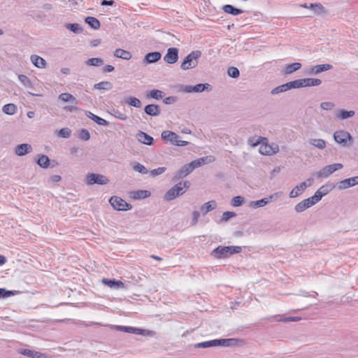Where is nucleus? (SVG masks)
Listing matches in <instances>:
<instances>
[{
  "label": "nucleus",
  "mask_w": 358,
  "mask_h": 358,
  "mask_svg": "<svg viewBox=\"0 0 358 358\" xmlns=\"http://www.w3.org/2000/svg\"><path fill=\"white\" fill-rule=\"evenodd\" d=\"M255 136H251L248 139V143L252 146L255 147L257 145L259 146V152L264 155H271L276 153L278 151V145L275 143H268V141L266 138H263L262 136H259V138L255 141Z\"/></svg>",
  "instance_id": "1"
},
{
  "label": "nucleus",
  "mask_w": 358,
  "mask_h": 358,
  "mask_svg": "<svg viewBox=\"0 0 358 358\" xmlns=\"http://www.w3.org/2000/svg\"><path fill=\"white\" fill-rule=\"evenodd\" d=\"M242 248L241 246H222L219 245L216 248H215L212 252L211 255L217 259H225L231 256L234 254H238L241 252Z\"/></svg>",
  "instance_id": "2"
},
{
  "label": "nucleus",
  "mask_w": 358,
  "mask_h": 358,
  "mask_svg": "<svg viewBox=\"0 0 358 358\" xmlns=\"http://www.w3.org/2000/svg\"><path fill=\"white\" fill-rule=\"evenodd\" d=\"M189 187L190 182L187 180L179 182L166 192L164 195V199L166 201H172L185 193Z\"/></svg>",
  "instance_id": "3"
},
{
  "label": "nucleus",
  "mask_w": 358,
  "mask_h": 358,
  "mask_svg": "<svg viewBox=\"0 0 358 358\" xmlns=\"http://www.w3.org/2000/svg\"><path fill=\"white\" fill-rule=\"evenodd\" d=\"M201 56L200 50H194L188 54L183 59L180 68L182 70H188L195 68L198 65V59Z\"/></svg>",
  "instance_id": "4"
},
{
  "label": "nucleus",
  "mask_w": 358,
  "mask_h": 358,
  "mask_svg": "<svg viewBox=\"0 0 358 358\" xmlns=\"http://www.w3.org/2000/svg\"><path fill=\"white\" fill-rule=\"evenodd\" d=\"M109 203L115 210L118 211L129 210L132 208L131 204L117 196H112L109 199Z\"/></svg>",
  "instance_id": "5"
},
{
  "label": "nucleus",
  "mask_w": 358,
  "mask_h": 358,
  "mask_svg": "<svg viewBox=\"0 0 358 358\" xmlns=\"http://www.w3.org/2000/svg\"><path fill=\"white\" fill-rule=\"evenodd\" d=\"M343 168V164L340 163H336L333 164H330L324 166L318 172H317L316 176L317 178H327L330 175H331L335 171Z\"/></svg>",
  "instance_id": "6"
},
{
  "label": "nucleus",
  "mask_w": 358,
  "mask_h": 358,
  "mask_svg": "<svg viewBox=\"0 0 358 358\" xmlns=\"http://www.w3.org/2000/svg\"><path fill=\"white\" fill-rule=\"evenodd\" d=\"M336 187V185L332 182H327L322 185L314 194L313 199L317 203L322 198L331 192Z\"/></svg>",
  "instance_id": "7"
},
{
  "label": "nucleus",
  "mask_w": 358,
  "mask_h": 358,
  "mask_svg": "<svg viewBox=\"0 0 358 358\" xmlns=\"http://www.w3.org/2000/svg\"><path fill=\"white\" fill-rule=\"evenodd\" d=\"M87 184L92 185L94 184L106 185L109 182L108 178L103 175L99 173H89L87 176Z\"/></svg>",
  "instance_id": "8"
},
{
  "label": "nucleus",
  "mask_w": 358,
  "mask_h": 358,
  "mask_svg": "<svg viewBox=\"0 0 358 358\" xmlns=\"http://www.w3.org/2000/svg\"><path fill=\"white\" fill-rule=\"evenodd\" d=\"M210 347L215 346H234L237 344V340L235 338H219L208 341Z\"/></svg>",
  "instance_id": "9"
},
{
  "label": "nucleus",
  "mask_w": 358,
  "mask_h": 358,
  "mask_svg": "<svg viewBox=\"0 0 358 358\" xmlns=\"http://www.w3.org/2000/svg\"><path fill=\"white\" fill-rule=\"evenodd\" d=\"M178 60V49L169 48L164 56V61L169 64H173Z\"/></svg>",
  "instance_id": "10"
},
{
  "label": "nucleus",
  "mask_w": 358,
  "mask_h": 358,
  "mask_svg": "<svg viewBox=\"0 0 358 358\" xmlns=\"http://www.w3.org/2000/svg\"><path fill=\"white\" fill-rule=\"evenodd\" d=\"M317 203L315 200L313 199V196H310L308 199H303V201L298 203L295 207L294 210L296 213H301L306 210L307 208L311 207L312 206Z\"/></svg>",
  "instance_id": "11"
},
{
  "label": "nucleus",
  "mask_w": 358,
  "mask_h": 358,
  "mask_svg": "<svg viewBox=\"0 0 358 358\" xmlns=\"http://www.w3.org/2000/svg\"><path fill=\"white\" fill-rule=\"evenodd\" d=\"M193 168L191 164L184 165L178 171H177L173 177V181L177 182L178 180L186 177L193 171Z\"/></svg>",
  "instance_id": "12"
},
{
  "label": "nucleus",
  "mask_w": 358,
  "mask_h": 358,
  "mask_svg": "<svg viewBox=\"0 0 358 358\" xmlns=\"http://www.w3.org/2000/svg\"><path fill=\"white\" fill-rule=\"evenodd\" d=\"M356 185H358V176L346 178L340 181L337 184V187L338 189L341 190L345 189L351 187H354Z\"/></svg>",
  "instance_id": "13"
},
{
  "label": "nucleus",
  "mask_w": 358,
  "mask_h": 358,
  "mask_svg": "<svg viewBox=\"0 0 358 358\" xmlns=\"http://www.w3.org/2000/svg\"><path fill=\"white\" fill-rule=\"evenodd\" d=\"M215 160V157L212 155H208L193 160L192 162H190V164L193 169H195L196 168H198L203 164H207L213 162Z\"/></svg>",
  "instance_id": "14"
},
{
  "label": "nucleus",
  "mask_w": 358,
  "mask_h": 358,
  "mask_svg": "<svg viewBox=\"0 0 358 358\" xmlns=\"http://www.w3.org/2000/svg\"><path fill=\"white\" fill-rule=\"evenodd\" d=\"M311 185V183L307 184L306 182H302L299 185H297L295 186L289 192V197L290 198H295L299 195H301L305 189Z\"/></svg>",
  "instance_id": "15"
},
{
  "label": "nucleus",
  "mask_w": 358,
  "mask_h": 358,
  "mask_svg": "<svg viewBox=\"0 0 358 358\" xmlns=\"http://www.w3.org/2000/svg\"><path fill=\"white\" fill-rule=\"evenodd\" d=\"M32 151V146L29 143H22L16 146L15 153L22 157Z\"/></svg>",
  "instance_id": "16"
},
{
  "label": "nucleus",
  "mask_w": 358,
  "mask_h": 358,
  "mask_svg": "<svg viewBox=\"0 0 358 358\" xmlns=\"http://www.w3.org/2000/svg\"><path fill=\"white\" fill-rule=\"evenodd\" d=\"M102 282L103 285H107L108 287L112 289H122L124 287V283L119 280L115 279H108V278H103L102 280Z\"/></svg>",
  "instance_id": "17"
},
{
  "label": "nucleus",
  "mask_w": 358,
  "mask_h": 358,
  "mask_svg": "<svg viewBox=\"0 0 358 358\" xmlns=\"http://www.w3.org/2000/svg\"><path fill=\"white\" fill-rule=\"evenodd\" d=\"M332 65L329 64H318L312 66L308 71L309 74L317 75L323 71H326L332 69Z\"/></svg>",
  "instance_id": "18"
},
{
  "label": "nucleus",
  "mask_w": 358,
  "mask_h": 358,
  "mask_svg": "<svg viewBox=\"0 0 358 358\" xmlns=\"http://www.w3.org/2000/svg\"><path fill=\"white\" fill-rule=\"evenodd\" d=\"M162 57L160 52H151L145 55L143 59V63L145 64L155 63L158 62Z\"/></svg>",
  "instance_id": "19"
},
{
  "label": "nucleus",
  "mask_w": 358,
  "mask_h": 358,
  "mask_svg": "<svg viewBox=\"0 0 358 358\" xmlns=\"http://www.w3.org/2000/svg\"><path fill=\"white\" fill-rule=\"evenodd\" d=\"M19 353L30 358H45L46 357L43 353L29 349H20Z\"/></svg>",
  "instance_id": "20"
},
{
  "label": "nucleus",
  "mask_w": 358,
  "mask_h": 358,
  "mask_svg": "<svg viewBox=\"0 0 358 358\" xmlns=\"http://www.w3.org/2000/svg\"><path fill=\"white\" fill-rule=\"evenodd\" d=\"M144 112L150 116H158L161 113V110L159 105L148 104L145 106Z\"/></svg>",
  "instance_id": "21"
},
{
  "label": "nucleus",
  "mask_w": 358,
  "mask_h": 358,
  "mask_svg": "<svg viewBox=\"0 0 358 358\" xmlns=\"http://www.w3.org/2000/svg\"><path fill=\"white\" fill-rule=\"evenodd\" d=\"M117 329L126 333L134 334L137 335H144L145 331L144 329L129 326H117Z\"/></svg>",
  "instance_id": "22"
},
{
  "label": "nucleus",
  "mask_w": 358,
  "mask_h": 358,
  "mask_svg": "<svg viewBox=\"0 0 358 358\" xmlns=\"http://www.w3.org/2000/svg\"><path fill=\"white\" fill-rule=\"evenodd\" d=\"M308 8L317 15H325L327 13L326 8L320 3H310Z\"/></svg>",
  "instance_id": "23"
},
{
  "label": "nucleus",
  "mask_w": 358,
  "mask_h": 358,
  "mask_svg": "<svg viewBox=\"0 0 358 358\" xmlns=\"http://www.w3.org/2000/svg\"><path fill=\"white\" fill-rule=\"evenodd\" d=\"M179 136H162L164 141H169L171 144L178 146H185L189 144L188 141L178 140Z\"/></svg>",
  "instance_id": "24"
},
{
  "label": "nucleus",
  "mask_w": 358,
  "mask_h": 358,
  "mask_svg": "<svg viewBox=\"0 0 358 358\" xmlns=\"http://www.w3.org/2000/svg\"><path fill=\"white\" fill-rule=\"evenodd\" d=\"M222 10L224 13H226L227 14H230L234 16L242 14L243 13V10H241L240 8H235L234 6L230 5V4L224 5L222 7Z\"/></svg>",
  "instance_id": "25"
},
{
  "label": "nucleus",
  "mask_w": 358,
  "mask_h": 358,
  "mask_svg": "<svg viewBox=\"0 0 358 358\" xmlns=\"http://www.w3.org/2000/svg\"><path fill=\"white\" fill-rule=\"evenodd\" d=\"M302 87H313L318 86L322 83V80L319 78H302L301 79Z\"/></svg>",
  "instance_id": "26"
},
{
  "label": "nucleus",
  "mask_w": 358,
  "mask_h": 358,
  "mask_svg": "<svg viewBox=\"0 0 358 358\" xmlns=\"http://www.w3.org/2000/svg\"><path fill=\"white\" fill-rule=\"evenodd\" d=\"M31 61L32 64L40 69H44L46 66V61L40 56L34 55L31 56Z\"/></svg>",
  "instance_id": "27"
},
{
  "label": "nucleus",
  "mask_w": 358,
  "mask_h": 358,
  "mask_svg": "<svg viewBox=\"0 0 358 358\" xmlns=\"http://www.w3.org/2000/svg\"><path fill=\"white\" fill-rule=\"evenodd\" d=\"M334 140L344 146L351 145L352 143V136H333Z\"/></svg>",
  "instance_id": "28"
},
{
  "label": "nucleus",
  "mask_w": 358,
  "mask_h": 358,
  "mask_svg": "<svg viewBox=\"0 0 358 358\" xmlns=\"http://www.w3.org/2000/svg\"><path fill=\"white\" fill-rule=\"evenodd\" d=\"M217 207V203L215 201H210L201 206L200 210L203 215H206L208 212L215 209Z\"/></svg>",
  "instance_id": "29"
},
{
  "label": "nucleus",
  "mask_w": 358,
  "mask_h": 358,
  "mask_svg": "<svg viewBox=\"0 0 358 358\" xmlns=\"http://www.w3.org/2000/svg\"><path fill=\"white\" fill-rule=\"evenodd\" d=\"M114 56L124 60H129L131 58L132 55L129 51L124 50L121 48H117L114 52Z\"/></svg>",
  "instance_id": "30"
},
{
  "label": "nucleus",
  "mask_w": 358,
  "mask_h": 358,
  "mask_svg": "<svg viewBox=\"0 0 358 358\" xmlns=\"http://www.w3.org/2000/svg\"><path fill=\"white\" fill-rule=\"evenodd\" d=\"M85 21L93 29L100 28L101 24L99 20L94 17L88 16L85 17Z\"/></svg>",
  "instance_id": "31"
},
{
  "label": "nucleus",
  "mask_w": 358,
  "mask_h": 358,
  "mask_svg": "<svg viewBox=\"0 0 358 358\" xmlns=\"http://www.w3.org/2000/svg\"><path fill=\"white\" fill-rule=\"evenodd\" d=\"M355 115L354 110H339L336 114V117L341 120H345L352 117Z\"/></svg>",
  "instance_id": "32"
},
{
  "label": "nucleus",
  "mask_w": 358,
  "mask_h": 358,
  "mask_svg": "<svg viewBox=\"0 0 358 358\" xmlns=\"http://www.w3.org/2000/svg\"><path fill=\"white\" fill-rule=\"evenodd\" d=\"M59 99L64 101V102H71L73 104L77 105L78 104V100L76 97H74L72 94L65 92L62 93L59 96Z\"/></svg>",
  "instance_id": "33"
},
{
  "label": "nucleus",
  "mask_w": 358,
  "mask_h": 358,
  "mask_svg": "<svg viewBox=\"0 0 358 358\" xmlns=\"http://www.w3.org/2000/svg\"><path fill=\"white\" fill-rule=\"evenodd\" d=\"M86 115L89 118L94 121L99 125H107L108 124L106 120L93 114L90 111H87Z\"/></svg>",
  "instance_id": "34"
},
{
  "label": "nucleus",
  "mask_w": 358,
  "mask_h": 358,
  "mask_svg": "<svg viewBox=\"0 0 358 358\" xmlns=\"http://www.w3.org/2000/svg\"><path fill=\"white\" fill-rule=\"evenodd\" d=\"M138 144L150 145L153 143L154 139L152 136H136Z\"/></svg>",
  "instance_id": "35"
},
{
  "label": "nucleus",
  "mask_w": 358,
  "mask_h": 358,
  "mask_svg": "<svg viewBox=\"0 0 358 358\" xmlns=\"http://www.w3.org/2000/svg\"><path fill=\"white\" fill-rule=\"evenodd\" d=\"M113 88V84L108 81H102L94 85V90H110Z\"/></svg>",
  "instance_id": "36"
},
{
  "label": "nucleus",
  "mask_w": 358,
  "mask_h": 358,
  "mask_svg": "<svg viewBox=\"0 0 358 358\" xmlns=\"http://www.w3.org/2000/svg\"><path fill=\"white\" fill-rule=\"evenodd\" d=\"M194 92H202L203 91H210L212 90V87L208 83H199L193 86Z\"/></svg>",
  "instance_id": "37"
},
{
  "label": "nucleus",
  "mask_w": 358,
  "mask_h": 358,
  "mask_svg": "<svg viewBox=\"0 0 358 358\" xmlns=\"http://www.w3.org/2000/svg\"><path fill=\"white\" fill-rule=\"evenodd\" d=\"M301 64L299 62H294L291 64H288L285 69V74H291L296 71L300 69L301 68Z\"/></svg>",
  "instance_id": "38"
},
{
  "label": "nucleus",
  "mask_w": 358,
  "mask_h": 358,
  "mask_svg": "<svg viewBox=\"0 0 358 358\" xmlns=\"http://www.w3.org/2000/svg\"><path fill=\"white\" fill-rule=\"evenodd\" d=\"M65 27L74 34H80L83 31V27L78 23H67Z\"/></svg>",
  "instance_id": "39"
},
{
  "label": "nucleus",
  "mask_w": 358,
  "mask_h": 358,
  "mask_svg": "<svg viewBox=\"0 0 358 358\" xmlns=\"http://www.w3.org/2000/svg\"><path fill=\"white\" fill-rule=\"evenodd\" d=\"M37 164L43 169H47L50 165V159L47 155H42L36 162Z\"/></svg>",
  "instance_id": "40"
},
{
  "label": "nucleus",
  "mask_w": 358,
  "mask_h": 358,
  "mask_svg": "<svg viewBox=\"0 0 358 358\" xmlns=\"http://www.w3.org/2000/svg\"><path fill=\"white\" fill-rule=\"evenodd\" d=\"M2 110L7 115H13L17 112V106L14 103H7L3 106Z\"/></svg>",
  "instance_id": "41"
},
{
  "label": "nucleus",
  "mask_w": 358,
  "mask_h": 358,
  "mask_svg": "<svg viewBox=\"0 0 358 358\" xmlns=\"http://www.w3.org/2000/svg\"><path fill=\"white\" fill-rule=\"evenodd\" d=\"M164 96V92L159 90H152L147 94V97L155 99L157 100L162 99Z\"/></svg>",
  "instance_id": "42"
},
{
  "label": "nucleus",
  "mask_w": 358,
  "mask_h": 358,
  "mask_svg": "<svg viewBox=\"0 0 358 358\" xmlns=\"http://www.w3.org/2000/svg\"><path fill=\"white\" fill-rule=\"evenodd\" d=\"M268 203V201L267 198H263L262 199L251 201L250 203V206L254 208H257L260 207H264Z\"/></svg>",
  "instance_id": "43"
},
{
  "label": "nucleus",
  "mask_w": 358,
  "mask_h": 358,
  "mask_svg": "<svg viewBox=\"0 0 358 358\" xmlns=\"http://www.w3.org/2000/svg\"><path fill=\"white\" fill-rule=\"evenodd\" d=\"M309 143L310 145L319 148V149H323L326 146V142L321 138H312L310 139Z\"/></svg>",
  "instance_id": "44"
},
{
  "label": "nucleus",
  "mask_w": 358,
  "mask_h": 358,
  "mask_svg": "<svg viewBox=\"0 0 358 358\" xmlns=\"http://www.w3.org/2000/svg\"><path fill=\"white\" fill-rule=\"evenodd\" d=\"M103 64V59L99 57L90 58L86 61L88 66H100Z\"/></svg>",
  "instance_id": "45"
},
{
  "label": "nucleus",
  "mask_w": 358,
  "mask_h": 358,
  "mask_svg": "<svg viewBox=\"0 0 358 358\" xmlns=\"http://www.w3.org/2000/svg\"><path fill=\"white\" fill-rule=\"evenodd\" d=\"M150 196V192L148 190H138L134 192L133 197L136 199L148 198Z\"/></svg>",
  "instance_id": "46"
},
{
  "label": "nucleus",
  "mask_w": 358,
  "mask_h": 358,
  "mask_svg": "<svg viewBox=\"0 0 358 358\" xmlns=\"http://www.w3.org/2000/svg\"><path fill=\"white\" fill-rule=\"evenodd\" d=\"M286 85H287V90H289L292 89H298V88L303 87L301 79H298V80L288 82L286 83Z\"/></svg>",
  "instance_id": "47"
},
{
  "label": "nucleus",
  "mask_w": 358,
  "mask_h": 358,
  "mask_svg": "<svg viewBox=\"0 0 358 358\" xmlns=\"http://www.w3.org/2000/svg\"><path fill=\"white\" fill-rule=\"evenodd\" d=\"M126 103H127L129 106H134L136 108H140L141 106V101L136 97H129L126 100Z\"/></svg>",
  "instance_id": "48"
},
{
  "label": "nucleus",
  "mask_w": 358,
  "mask_h": 358,
  "mask_svg": "<svg viewBox=\"0 0 358 358\" xmlns=\"http://www.w3.org/2000/svg\"><path fill=\"white\" fill-rule=\"evenodd\" d=\"M288 91L287 90V85L286 83L285 84H282L281 85H279L275 88H273L271 92V94L272 95H275V94H280V93H282V92H287Z\"/></svg>",
  "instance_id": "49"
},
{
  "label": "nucleus",
  "mask_w": 358,
  "mask_h": 358,
  "mask_svg": "<svg viewBox=\"0 0 358 358\" xmlns=\"http://www.w3.org/2000/svg\"><path fill=\"white\" fill-rule=\"evenodd\" d=\"M227 73L232 78H237L240 76L239 70L234 66L229 67L227 70Z\"/></svg>",
  "instance_id": "50"
},
{
  "label": "nucleus",
  "mask_w": 358,
  "mask_h": 358,
  "mask_svg": "<svg viewBox=\"0 0 358 358\" xmlns=\"http://www.w3.org/2000/svg\"><path fill=\"white\" fill-rule=\"evenodd\" d=\"M134 170L136 171L142 173V174H146L148 173V169L141 164L140 163H135L133 166Z\"/></svg>",
  "instance_id": "51"
},
{
  "label": "nucleus",
  "mask_w": 358,
  "mask_h": 358,
  "mask_svg": "<svg viewBox=\"0 0 358 358\" xmlns=\"http://www.w3.org/2000/svg\"><path fill=\"white\" fill-rule=\"evenodd\" d=\"M244 202V198L241 196H236L232 199L231 204L234 207L241 206Z\"/></svg>",
  "instance_id": "52"
},
{
  "label": "nucleus",
  "mask_w": 358,
  "mask_h": 358,
  "mask_svg": "<svg viewBox=\"0 0 358 358\" xmlns=\"http://www.w3.org/2000/svg\"><path fill=\"white\" fill-rule=\"evenodd\" d=\"M19 80L26 87H31V83L30 79L25 75H19L18 76Z\"/></svg>",
  "instance_id": "53"
},
{
  "label": "nucleus",
  "mask_w": 358,
  "mask_h": 358,
  "mask_svg": "<svg viewBox=\"0 0 358 358\" xmlns=\"http://www.w3.org/2000/svg\"><path fill=\"white\" fill-rule=\"evenodd\" d=\"M166 170V167H164V166L158 167L157 169H155L152 170L150 172V174L152 177H155L157 176L162 174L163 173L165 172Z\"/></svg>",
  "instance_id": "54"
},
{
  "label": "nucleus",
  "mask_w": 358,
  "mask_h": 358,
  "mask_svg": "<svg viewBox=\"0 0 358 358\" xmlns=\"http://www.w3.org/2000/svg\"><path fill=\"white\" fill-rule=\"evenodd\" d=\"M13 292L10 290H7L5 288H0V299H5L13 296Z\"/></svg>",
  "instance_id": "55"
},
{
  "label": "nucleus",
  "mask_w": 358,
  "mask_h": 358,
  "mask_svg": "<svg viewBox=\"0 0 358 358\" xmlns=\"http://www.w3.org/2000/svg\"><path fill=\"white\" fill-rule=\"evenodd\" d=\"M236 216V213L234 212L226 211L222 214V217L221 220L223 222H227L230 218Z\"/></svg>",
  "instance_id": "56"
},
{
  "label": "nucleus",
  "mask_w": 358,
  "mask_h": 358,
  "mask_svg": "<svg viewBox=\"0 0 358 358\" xmlns=\"http://www.w3.org/2000/svg\"><path fill=\"white\" fill-rule=\"evenodd\" d=\"M320 107L323 110H331L334 107V103L332 102L325 101V102H322L320 104Z\"/></svg>",
  "instance_id": "57"
},
{
  "label": "nucleus",
  "mask_w": 358,
  "mask_h": 358,
  "mask_svg": "<svg viewBox=\"0 0 358 358\" xmlns=\"http://www.w3.org/2000/svg\"><path fill=\"white\" fill-rule=\"evenodd\" d=\"M193 89H194L193 86H192V85H181L180 86V91L185 92V93L194 92Z\"/></svg>",
  "instance_id": "58"
},
{
  "label": "nucleus",
  "mask_w": 358,
  "mask_h": 358,
  "mask_svg": "<svg viewBox=\"0 0 358 358\" xmlns=\"http://www.w3.org/2000/svg\"><path fill=\"white\" fill-rule=\"evenodd\" d=\"M176 101H177L176 96H171L166 97L164 99V103L166 104H172V103H175Z\"/></svg>",
  "instance_id": "59"
},
{
  "label": "nucleus",
  "mask_w": 358,
  "mask_h": 358,
  "mask_svg": "<svg viewBox=\"0 0 358 358\" xmlns=\"http://www.w3.org/2000/svg\"><path fill=\"white\" fill-rule=\"evenodd\" d=\"M199 216H200V213L199 211L194 210L192 213V224H196L198 222Z\"/></svg>",
  "instance_id": "60"
},
{
  "label": "nucleus",
  "mask_w": 358,
  "mask_h": 358,
  "mask_svg": "<svg viewBox=\"0 0 358 358\" xmlns=\"http://www.w3.org/2000/svg\"><path fill=\"white\" fill-rule=\"evenodd\" d=\"M195 348H210V347L208 341H204V342H201V343H196L195 345Z\"/></svg>",
  "instance_id": "61"
},
{
  "label": "nucleus",
  "mask_w": 358,
  "mask_h": 358,
  "mask_svg": "<svg viewBox=\"0 0 358 358\" xmlns=\"http://www.w3.org/2000/svg\"><path fill=\"white\" fill-rule=\"evenodd\" d=\"M115 117H116L117 118L120 119V120H124L127 119V116L124 114V113H122L118 110L117 111H115V114H114Z\"/></svg>",
  "instance_id": "62"
},
{
  "label": "nucleus",
  "mask_w": 358,
  "mask_h": 358,
  "mask_svg": "<svg viewBox=\"0 0 358 358\" xmlns=\"http://www.w3.org/2000/svg\"><path fill=\"white\" fill-rule=\"evenodd\" d=\"M71 131V129L69 128H63V129H61L59 131H56L55 134H70Z\"/></svg>",
  "instance_id": "63"
},
{
  "label": "nucleus",
  "mask_w": 358,
  "mask_h": 358,
  "mask_svg": "<svg viewBox=\"0 0 358 358\" xmlns=\"http://www.w3.org/2000/svg\"><path fill=\"white\" fill-rule=\"evenodd\" d=\"M115 69L114 66H112V65H106L103 67V73H110V72H112Z\"/></svg>",
  "instance_id": "64"
}]
</instances>
